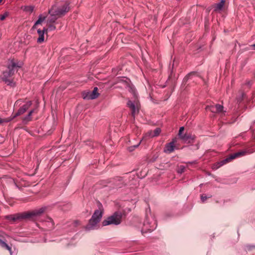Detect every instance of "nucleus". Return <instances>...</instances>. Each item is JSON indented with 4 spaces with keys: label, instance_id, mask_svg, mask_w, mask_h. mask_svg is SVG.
Masks as SVG:
<instances>
[{
    "label": "nucleus",
    "instance_id": "25",
    "mask_svg": "<svg viewBox=\"0 0 255 255\" xmlns=\"http://www.w3.org/2000/svg\"><path fill=\"white\" fill-rule=\"evenodd\" d=\"M12 119H2L0 118V124L3 123H7L10 122L11 120H12Z\"/></svg>",
    "mask_w": 255,
    "mask_h": 255
},
{
    "label": "nucleus",
    "instance_id": "23",
    "mask_svg": "<svg viewBox=\"0 0 255 255\" xmlns=\"http://www.w3.org/2000/svg\"><path fill=\"white\" fill-rule=\"evenodd\" d=\"M206 109L208 110H210V111H211L213 113H217V112L216 111V109L214 108V105L211 106H207L206 107Z\"/></svg>",
    "mask_w": 255,
    "mask_h": 255
},
{
    "label": "nucleus",
    "instance_id": "7",
    "mask_svg": "<svg viewBox=\"0 0 255 255\" xmlns=\"http://www.w3.org/2000/svg\"><path fill=\"white\" fill-rule=\"evenodd\" d=\"M246 151H241L231 154L229 157L223 160L220 163H219L218 164L220 165L218 167L222 166L224 164L230 162L232 159H234L237 157L245 155L246 154Z\"/></svg>",
    "mask_w": 255,
    "mask_h": 255
},
{
    "label": "nucleus",
    "instance_id": "4",
    "mask_svg": "<svg viewBox=\"0 0 255 255\" xmlns=\"http://www.w3.org/2000/svg\"><path fill=\"white\" fill-rule=\"evenodd\" d=\"M123 215V214L121 212H115L112 215L108 217L103 221V225L104 226L110 225H118L122 222Z\"/></svg>",
    "mask_w": 255,
    "mask_h": 255
},
{
    "label": "nucleus",
    "instance_id": "18",
    "mask_svg": "<svg viewBox=\"0 0 255 255\" xmlns=\"http://www.w3.org/2000/svg\"><path fill=\"white\" fill-rule=\"evenodd\" d=\"M82 96L84 99L85 100H91L90 91H85L82 93Z\"/></svg>",
    "mask_w": 255,
    "mask_h": 255
},
{
    "label": "nucleus",
    "instance_id": "3",
    "mask_svg": "<svg viewBox=\"0 0 255 255\" xmlns=\"http://www.w3.org/2000/svg\"><path fill=\"white\" fill-rule=\"evenodd\" d=\"M69 10V4L67 2H64L58 6L53 5L49 10V13L53 16H61L65 14Z\"/></svg>",
    "mask_w": 255,
    "mask_h": 255
},
{
    "label": "nucleus",
    "instance_id": "10",
    "mask_svg": "<svg viewBox=\"0 0 255 255\" xmlns=\"http://www.w3.org/2000/svg\"><path fill=\"white\" fill-rule=\"evenodd\" d=\"M175 139H173L172 141L167 143L164 149V152L167 153H170L172 152L174 150L175 147Z\"/></svg>",
    "mask_w": 255,
    "mask_h": 255
},
{
    "label": "nucleus",
    "instance_id": "20",
    "mask_svg": "<svg viewBox=\"0 0 255 255\" xmlns=\"http://www.w3.org/2000/svg\"><path fill=\"white\" fill-rule=\"evenodd\" d=\"M32 105V102L31 101H27L24 105H23L21 107L23 108V109L27 111L30 107Z\"/></svg>",
    "mask_w": 255,
    "mask_h": 255
},
{
    "label": "nucleus",
    "instance_id": "12",
    "mask_svg": "<svg viewBox=\"0 0 255 255\" xmlns=\"http://www.w3.org/2000/svg\"><path fill=\"white\" fill-rule=\"evenodd\" d=\"M127 105L131 111L132 116L134 117L135 114L138 112V109L135 106L134 103L131 101L128 102Z\"/></svg>",
    "mask_w": 255,
    "mask_h": 255
},
{
    "label": "nucleus",
    "instance_id": "38",
    "mask_svg": "<svg viewBox=\"0 0 255 255\" xmlns=\"http://www.w3.org/2000/svg\"><path fill=\"white\" fill-rule=\"evenodd\" d=\"M141 141H142V140H141L140 141V142H139V143H138V144L134 145L133 147H134V148H136V147H137L139 146V144L140 143V142H141Z\"/></svg>",
    "mask_w": 255,
    "mask_h": 255
},
{
    "label": "nucleus",
    "instance_id": "9",
    "mask_svg": "<svg viewBox=\"0 0 255 255\" xmlns=\"http://www.w3.org/2000/svg\"><path fill=\"white\" fill-rule=\"evenodd\" d=\"M195 136L189 133H185L181 136L180 138L185 143H192L194 141Z\"/></svg>",
    "mask_w": 255,
    "mask_h": 255
},
{
    "label": "nucleus",
    "instance_id": "32",
    "mask_svg": "<svg viewBox=\"0 0 255 255\" xmlns=\"http://www.w3.org/2000/svg\"><path fill=\"white\" fill-rule=\"evenodd\" d=\"M80 225V222L78 220L74 221L73 223V226L74 227H77Z\"/></svg>",
    "mask_w": 255,
    "mask_h": 255
},
{
    "label": "nucleus",
    "instance_id": "16",
    "mask_svg": "<svg viewBox=\"0 0 255 255\" xmlns=\"http://www.w3.org/2000/svg\"><path fill=\"white\" fill-rule=\"evenodd\" d=\"M154 137L153 135L152 130L147 131L143 136L142 140H147L148 138Z\"/></svg>",
    "mask_w": 255,
    "mask_h": 255
},
{
    "label": "nucleus",
    "instance_id": "19",
    "mask_svg": "<svg viewBox=\"0 0 255 255\" xmlns=\"http://www.w3.org/2000/svg\"><path fill=\"white\" fill-rule=\"evenodd\" d=\"M26 111L25 110L23 109V108L20 107L19 109V110H18L17 112L15 114V115L13 117V118L12 119H13L15 117L24 114Z\"/></svg>",
    "mask_w": 255,
    "mask_h": 255
},
{
    "label": "nucleus",
    "instance_id": "21",
    "mask_svg": "<svg viewBox=\"0 0 255 255\" xmlns=\"http://www.w3.org/2000/svg\"><path fill=\"white\" fill-rule=\"evenodd\" d=\"M153 131V135L154 137L157 136L161 132V129L159 128H156Z\"/></svg>",
    "mask_w": 255,
    "mask_h": 255
},
{
    "label": "nucleus",
    "instance_id": "5",
    "mask_svg": "<svg viewBox=\"0 0 255 255\" xmlns=\"http://www.w3.org/2000/svg\"><path fill=\"white\" fill-rule=\"evenodd\" d=\"M102 215L103 213L101 210H96L89 220L88 224L86 226V230H91L95 229L97 224L101 221Z\"/></svg>",
    "mask_w": 255,
    "mask_h": 255
},
{
    "label": "nucleus",
    "instance_id": "26",
    "mask_svg": "<svg viewBox=\"0 0 255 255\" xmlns=\"http://www.w3.org/2000/svg\"><path fill=\"white\" fill-rule=\"evenodd\" d=\"M184 170H185V166L183 165H180L179 167L178 172L179 173H182L184 172Z\"/></svg>",
    "mask_w": 255,
    "mask_h": 255
},
{
    "label": "nucleus",
    "instance_id": "17",
    "mask_svg": "<svg viewBox=\"0 0 255 255\" xmlns=\"http://www.w3.org/2000/svg\"><path fill=\"white\" fill-rule=\"evenodd\" d=\"M214 108L216 109L217 113H220L223 111V106L220 104H216L214 105Z\"/></svg>",
    "mask_w": 255,
    "mask_h": 255
},
{
    "label": "nucleus",
    "instance_id": "11",
    "mask_svg": "<svg viewBox=\"0 0 255 255\" xmlns=\"http://www.w3.org/2000/svg\"><path fill=\"white\" fill-rule=\"evenodd\" d=\"M48 29H45V28H44L43 30H40V29H38L37 30V33L38 34L39 37L37 39V42L38 43H41L44 42V33L45 32H47Z\"/></svg>",
    "mask_w": 255,
    "mask_h": 255
},
{
    "label": "nucleus",
    "instance_id": "36",
    "mask_svg": "<svg viewBox=\"0 0 255 255\" xmlns=\"http://www.w3.org/2000/svg\"><path fill=\"white\" fill-rule=\"evenodd\" d=\"M28 9H27V10H29L31 12H32L33 10V7L32 6H29L28 7Z\"/></svg>",
    "mask_w": 255,
    "mask_h": 255
},
{
    "label": "nucleus",
    "instance_id": "24",
    "mask_svg": "<svg viewBox=\"0 0 255 255\" xmlns=\"http://www.w3.org/2000/svg\"><path fill=\"white\" fill-rule=\"evenodd\" d=\"M8 12L6 11L3 14H1L0 15V20H3L5 19V18L8 16Z\"/></svg>",
    "mask_w": 255,
    "mask_h": 255
},
{
    "label": "nucleus",
    "instance_id": "31",
    "mask_svg": "<svg viewBox=\"0 0 255 255\" xmlns=\"http://www.w3.org/2000/svg\"><path fill=\"white\" fill-rule=\"evenodd\" d=\"M47 222L51 224V227H53L54 226V222L51 218H48L47 219Z\"/></svg>",
    "mask_w": 255,
    "mask_h": 255
},
{
    "label": "nucleus",
    "instance_id": "6",
    "mask_svg": "<svg viewBox=\"0 0 255 255\" xmlns=\"http://www.w3.org/2000/svg\"><path fill=\"white\" fill-rule=\"evenodd\" d=\"M157 225L155 221H153V222H149L148 219L146 218L143 223V227L141 230V232L143 233L147 232H151L153 231L156 228Z\"/></svg>",
    "mask_w": 255,
    "mask_h": 255
},
{
    "label": "nucleus",
    "instance_id": "15",
    "mask_svg": "<svg viewBox=\"0 0 255 255\" xmlns=\"http://www.w3.org/2000/svg\"><path fill=\"white\" fill-rule=\"evenodd\" d=\"M98 88L95 87L94 88V90L92 92L90 91V94H91V97L90 98V99L93 100L97 98L98 96H99V94L98 92Z\"/></svg>",
    "mask_w": 255,
    "mask_h": 255
},
{
    "label": "nucleus",
    "instance_id": "2",
    "mask_svg": "<svg viewBox=\"0 0 255 255\" xmlns=\"http://www.w3.org/2000/svg\"><path fill=\"white\" fill-rule=\"evenodd\" d=\"M21 67V63L15 62L14 60H11L8 66L7 69L3 72L2 80L8 85H12V80L9 79L15 72H17L18 69Z\"/></svg>",
    "mask_w": 255,
    "mask_h": 255
},
{
    "label": "nucleus",
    "instance_id": "14",
    "mask_svg": "<svg viewBox=\"0 0 255 255\" xmlns=\"http://www.w3.org/2000/svg\"><path fill=\"white\" fill-rule=\"evenodd\" d=\"M35 109H33V110H30L29 112L28 115L23 118L22 121H23V123H27V122H28L31 121V116L32 114L34 112H35Z\"/></svg>",
    "mask_w": 255,
    "mask_h": 255
},
{
    "label": "nucleus",
    "instance_id": "8",
    "mask_svg": "<svg viewBox=\"0 0 255 255\" xmlns=\"http://www.w3.org/2000/svg\"><path fill=\"white\" fill-rule=\"evenodd\" d=\"M7 236V235L4 232L0 230V245L1 247L7 250L9 252L10 254L12 255L11 248L3 241Z\"/></svg>",
    "mask_w": 255,
    "mask_h": 255
},
{
    "label": "nucleus",
    "instance_id": "40",
    "mask_svg": "<svg viewBox=\"0 0 255 255\" xmlns=\"http://www.w3.org/2000/svg\"><path fill=\"white\" fill-rule=\"evenodd\" d=\"M1 1H2V0H0V2H1Z\"/></svg>",
    "mask_w": 255,
    "mask_h": 255
},
{
    "label": "nucleus",
    "instance_id": "1",
    "mask_svg": "<svg viewBox=\"0 0 255 255\" xmlns=\"http://www.w3.org/2000/svg\"><path fill=\"white\" fill-rule=\"evenodd\" d=\"M45 207H41L38 209L32 211L23 212L14 214L6 215L4 219L9 221L11 223L21 221L25 220H30L34 217H38L44 212L46 210Z\"/></svg>",
    "mask_w": 255,
    "mask_h": 255
},
{
    "label": "nucleus",
    "instance_id": "28",
    "mask_svg": "<svg viewBox=\"0 0 255 255\" xmlns=\"http://www.w3.org/2000/svg\"><path fill=\"white\" fill-rule=\"evenodd\" d=\"M52 17L50 19H49V22L50 23H54V22H55V21H56V20L57 19L55 17L56 16H53V15H52Z\"/></svg>",
    "mask_w": 255,
    "mask_h": 255
},
{
    "label": "nucleus",
    "instance_id": "34",
    "mask_svg": "<svg viewBox=\"0 0 255 255\" xmlns=\"http://www.w3.org/2000/svg\"><path fill=\"white\" fill-rule=\"evenodd\" d=\"M14 183L16 188L19 190L21 189V187L15 181H14Z\"/></svg>",
    "mask_w": 255,
    "mask_h": 255
},
{
    "label": "nucleus",
    "instance_id": "22",
    "mask_svg": "<svg viewBox=\"0 0 255 255\" xmlns=\"http://www.w3.org/2000/svg\"><path fill=\"white\" fill-rule=\"evenodd\" d=\"M212 197V195L207 197L205 194H202L201 195V200L202 202H204L208 198Z\"/></svg>",
    "mask_w": 255,
    "mask_h": 255
},
{
    "label": "nucleus",
    "instance_id": "37",
    "mask_svg": "<svg viewBox=\"0 0 255 255\" xmlns=\"http://www.w3.org/2000/svg\"><path fill=\"white\" fill-rule=\"evenodd\" d=\"M251 46L252 47V48L253 50H255V43L254 44L251 45Z\"/></svg>",
    "mask_w": 255,
    "mask_h": 255
},
{
    "label": "nucleus",
    "instance_id": "35",
    "mask_svg": "<svg viewBox=\"0 0 255 255\" xmlns=\"http://www.w3.org/2000/svg\"><path fill=\"white\" fill-rule=\"evenodd\" d=\"M42 22H40V20H37L36 22L35 23L34 25L33 26V28L35 27V26L37 24L41 23Z\"/></svg>",
    "mask_w": 255,
    "mask_h": 255
},
{
    "label": "nucleus",
    "instance_id": "13",
    "mask_svg": "<svg viewBox=\"0 0 255 255\" xmlns=\"http://www.w3.org/2000/svg\"><path fill=\"white\" fill-rule=\"evenodd\" d=\"M225 0H221L220 2L214 5V11L216 12L221 11L225 5Z\"/></svg>",
    "mask_w": 255,
    "mask_h": 255
},
{
    "label": "nucleus",
    "instance_id": "27",
    "mask_svg": "<svg viewBox=\"0 0 255 255\" xmlns=\"http://www.w3.org/2000/svg\"><path fill=\"white\" fill-rule=\"evenodd\" d=\"M47 29H48V31H52L55 30L56 29V27L54 25L50 24Z\"/></svg>",
    "mask_w": 255,
    "mask_h": 255
},
{
    "label": "nucleus",
    "instance_id": "39",
    "mask_svg": "<svg viewBox=\"0 0 255 255\" xmlns=\"http://www.w3.org/2000/svg\"><path fill=\"white\" fill-rule=\"evenodd\" d=\"M196 163L195 161L188 162V163H189V164H193V163Z\"/></svg>",
    "mask_w": 255,
    "mask_h": 255
},
{
    "label": "nucleus",
    "instance_id": "30",
    "mask_svg": "<svg viewBox=\"0 0 255 255\" xmlns=\"http://www.w3.org/2000/svg\"><path fill=\"white\" fill-rule=\"evenodd\" d=\"M184 130V128L183 127H181L180 128L179 130V134H178L180 137H181V136L183 135H182V131H183Z\"/></svg>",
    "mask_w": 255,
    "mask_h": 255
},
{
    "label": "nucleus",
    "instance_id": "29",
    "mask_svg": "<svg viewBox=\"0 0 255 255\" xmlns=\"http://www.w3.org/2000/svg\"><path fill=\"white\" fill-rule=\"evenodd\" d=\"M253 83V81L252 80H247L246 82V85L249 87H250Z\"/></svg>",
    "mask_w": 255,
    "mask_h": 255
},
{
    "label": "nucleus",
    "instance_id": "33",
    "mask_svg": "<svg viewBox=\"0 0 255 255\" xmlns=\"http://www.w3.org/2000/svg\"><path fill=\"white\" fill-rule=\"evenodd\" d=\"M45 16H42L41 15H40L39 16L38 20H40V22H42L45 20Z\"/></svg>",
    "mask_w": 255,
    "mask_h": 255
}]
</instances>
